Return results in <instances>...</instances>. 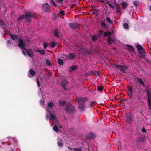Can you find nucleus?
Wrapping results in <instances>:
<instances>
[{
  "label": "nucleus",
  "instance_id": "obj_30",
  "mask_svg": "<svg viewBox=\"0 0 151 151\" xmlns=\"http://www.w3.org/2000/svg\"><path fill=\"white\" fill-rule=\"evenodd\" d=\"M100 24L102 27L104 28L107 27V26L105 24L104 21L101 22H100Z\"/></svg>",
  "mask_w": 151,
  "mask_h": 151
},
{
  "label": "nucleus",
  "instance_id": "obj_57",
  "mask_svg": "<svg viewBox=\"0 0 151 151\" xmlns=\"http://www.w3.org/2000/svg\"><path fill=\"white\" fill-rule=\"evenodd\" d=\"M7 44L8 45H10L12 44V41L11 40H8L7 41Z\"/></svg>",
  "mask_w": 151,
  "mask_h": 151
},
{
  "label": "nucleus",
  "instance_id": "obj_51",
  "mask_svg": "<svg viewBox=\"0 0 151 151\" xmlns=\"http://www.w3.org/2000/svg\"><path fill=\"white\" fill-rule=\"evenodd\" d=\"M58 3H60L62 4L63 3V1L62 0H55Z\"/></svg>",
  "mask_w": 151,
  "mask_h": 151
},
{
  "label": "nucleus",
  "instance_id": "obj_41",
  "mask_svg": "<svg viewBox=\"0 0 151 151\" xmlns=\"http://www.w3.org/2000/svg\"><path fill=\"white\" fill-rule=\"evenodd\" d=\"M107 1L106 3L108 4L109 6L113 10H114V7L111 4L109 3L108 1Z\"/></svg>",
  "mask_w": 151,
  "mask_h": 151
},
{
  "label": "nucleus",
  "instance_id": "obj_60",
  "mask_svg": "<svg viewBox=\"0 0 151 151\" xmlns=\"http://www.w3.org/2000/svg\"><path fill=\"white\" fill-rule=\"evenodd\" d=\"M97 1L99 2L103 3L104 2L103 0H97Z\"/></svg>",
  "mask_w": 151,
  "mask_h": 151
},
{
  "label": "nucleus",
  "instance_id": "obj_9",
  "mask_svg": "<svg viewBox=\"0 0 151 151\" xmlns=\"http://www.w3.org/2000/svg\"><path fill=\"white\" fill-rule=\"evenodd\" d=\"M79 25L77 22H74L73 23H69L68 24L69 26L71 28L73 29H75L76 27Z\"/></svg>",
  "mask_w": 151,
  "mask_h": 151
},
{
  "label": "nucleus",
  "instance_id": "obj_22",
  "mask_svg": "<svg viewBox=\"0 0 151 151\" xmlns=\"http://www.w3.org/2000/svg\"><path fill=\"white\" fill-rule=\"evenodd\" d=\"M45 62L46 65L49 66H52V64L50 60L46 59L45 60Z\"/></svg>",
  "mask_w": 151,
  "mask_h": 151
},
{
  "label": "nucleus",
  "instance_id": "obj_53",
  "mask_svg": "<svg viewBox=\"0 0 151 151\" xmlns=\"http://www.w3.org/2000/svg\"><path fill=\"white\" fill-rule=\"evenodd\" d=\"M37 82V85L39 87H40V83L38 81V79L37 78L36 79Z\"/></svg>",
  "mask_w": 151,
  "mask_h": 151
},
{
  "label": "nucleus",
  "instance_id": "obj_6",
  "mask_svg": "<svg viewBox=\"0 0 151 151\" xmlns=\"http://www.w3.org/2000/svg\"><path fill=\"white\" fill-rule=\"evenodd\" d=\"M114 66L116 68L119 69V70L122 72L126 73V70L127 69V67L122 65H116Z\"/></svg>",
  "mask_w": 151,
  "mask_h": 151
},
{
  "label": "nucleus",
  "instance_id": "obj_55",
  "mask_svg": "<svg viewBox=\"0 0 151 151\" xmlns=\"http://www.w3.org/2000/svg\"><path fill=\"white\" fill-rule=\"evenodd\" d=\"M77 67L76 65H74L73 66H72L71 68V69L72 70H74L75 69H76L77 68Z\"/></svg>",
  "mask_w": 151,
  "mask_h": 151
},
{
  "label": "nucleus",
  "instance_id": "obj_43",
  "mask_svg": "<svg viewBox=\"0 0 151 151\" xmlns=\"http://www.w3.org/2000/svg\"><path fill=\"white\" fill-rule=\"evenodd\" d=\"M56 45V43L54 42H51V44L50 47L51 48H54Z\"/></svg>",
  "mask_w": 151,
  "mask_h": 151
},
{
  "label": "nucleus",
  "instance_id": "obj_16",
  "mask_svg": "<svg viewBox=\"0 0 151 151\" xmlns=\"http://www.w3.org/2000/svg\"><path fill=\"white\" fill-rule=\"evenodd\" d=\"M107 42L108 44L110 45L112 42H114L115 41L110 36H109L108 37Z\"/></svg>",
  "mask_w": 151,
  "mask_h": 151
},
{
  "label": "nucleus",
  "instance_id": "obj_2",
  "mask_svg": "<svg viewBox=\"0 0 151 151\" xmlns=\"http://www.w3.org/2000/svg\"><path fill=\"white\" fill-rule=\"evenodd\" d=\"M88 99L86 97H81L77 98L78 102V107L81 111H84L85 108V102L87 101Z\"/></svg>",
  "mask_w": 151,
  "mask_h": 151
},
{
  "label": "nucleus",
  "instance_id": "obj_47",
  "mask_svg": "<svg viewBox=\"0 0 151 151\" xmlns=\"http://www.w3.org/2000/svg\"><path fill=\"white\" fill-rule=\"evenodd\" d=\"M150 88L148 86H146L145 88V91L147 93H148L150 92L149 91Z\"/></svg>",
  "mask_w": 151,
  "mask_h": 151
},
{
  "label": "nucleus",
  "instance_id": "obj_13",
  "mask_svg": "<svg viewBox=\"0 0 151 151\" xmlns=\"http://www.w3.org/2000/svg\"><path fill=\"white\" fill-rule=\"evenodd\" d=\"M95 135L92 133H90L87 134L86 138L88 139H93L95 137Z\"/></svg>",
  "mask_w": 151,
  "mask_h": 151
},
{
  "label": "nucleus",
  "instance_id": "obj_31",
  "mask_svg": "<svg viewBox=\"0 0 151 151\" xmlns=\"http://www.w3.org/2000/svg\"><path fill=\"white\" fill-rule=\"evenodd\" d=\"M58 144L59 146H62L63 145V144L61 142V140L60 138H59V139H58Z\"/></svg>",
  "mask_w": 151,
  "mask_h": 151
},
{
  "label": "nucleus",
  "instance_id": "obj_50",
  "mask_svg": "<svg viewBox=\"0 0 151 151\" xmlns=\"http://www.w3.org/2000/svg\"><path fill=\"white\" fill-rule=\"evenodd\" d=\"M46 119L47 120L49 119L51 120L50 115H49V114H47L46 116Z\"/></svg>",
  "mask_w": 151,
  "mask_h": 151
},
{
  "label": "nucleus",
  "instance_id": "obj_27",
  "mask_svg": "<svg viewBox=\"0 0 151 151\" xmlns=\"http://www.w3.org/2000/svg\"><path fill=\"white\" fill-rule=\"evenodd\" d=\"M58 63L60 65H63L64 64V62L63 60L60 58H58L57 59Z\"/></svg>",
  "mask_w": 151,
  "mask_h": 151
},
{
  "label": "nucleus",
  "instance_id": "obj_23",
  "mask_svg": "<svg viewBox=\"0 0 151 151\" xmlns=\"http://www.w3.org/2000/svg\"><path fill=\"white\" fill-rule=\"evenodd\" d=\"M112 35L111 32L109 31L105 32H104V37H106L110 36Z\"/></svg>",
  "mask_w": 151,
  "mask_h": 151
},
{
  "label": "nucleus",
  "instance_id": "obj_38",
  "mask_svg": "<svg viewBox=\"0 0 151 151\" xmlns=\"http://www.w3.org/2000/svg\"><path fill=\"white\" fill-rule=\"evenodd\" d=\"M62 57L65 60H67L68 58V55L66 54L63 55H62Z\"/></svg>",
  "mask_w": 151,
  "mask_h": 151
},
{
  "label": "nucleus",
  "instance_id": "obj_37",
  "mask_svg": "<svg viewBox=\"0 0 151 151\" xmlns=\"http://www.w3.org/2000/svg\"><path fill=\"white\" fill-rule=\"evenodd\" d=\"M104 31L103 30H100L99 31V34H97L98 35V36L100 37L101 36L102 33H103Z\"/></svg>",
  "mask_w": 151,
  "mask_h": 151
},
{
  "label": "nucleus",
  "instance_id": "obj_48",
  "mask_svg": "<svg viewBox=\"0 0 151 151\" xmlns=\"http://www.w3.org/2000/svg\"><path fill=\"white\" fill-rule=\"evenodd\" d=\"M97 89L98 90L101 92L103 90V88L99 86H98L97 87Z\"/></svg>",
  "mask_w": 151,
  "mask_h": 151
},
{
  "label": "nucleus",
  "instance_id": "obj_14",
  "mask_svg": "<svg viewBox=\"0 0 151 151\" xmlns=\"http://www.w3.org/2000/svg\"><path fill=\"white\" fill-rule=\"evenodd\" d=\"M6 25L5 24L4 22L1 19L0 20V27L3 29H4L6 28Z\"/></svg>",
  "mask_w": 151,
  "mask_h": 151
},
{
  "label": "nucleus",
  "instance_id": "obj_63",
  "mask_svg": "<svg viewBox=\"0 0 151 151\" xmlns=\"http://www.w3.org/2000/svg\"><path fill=\"white\" fill-rule=\"evenodd\" d=\"M93 73H94L95 74V73H96V71H93Z\"/></svg>",
  "mask_w": 151,
  "mask_h": 151
},
{
  "label": "nucleus",
  "instance_id": "obj_21",
  "mask_svg": "<svg viewBox=\"0 0 151 151\" xmlns=\"http://www.w3.org/2000/svg\"><path fill=\"white\" fill-rule=\"evenodd\" d=\"M36 52H39L40 54L42 55H45V51L42 50H40L39 49H37L36 50Z\"/></svg>",
  "mask_w": 151,
  "mask_h": 151
},
{
  "label": "nucleus",
  "instance_id": "obj_45",
  "mask_svg": "<svg viewBox=\"0 0 151 151\" xmlns=\"http://www.w3.org/2000/svg\"><path fill=\"white\" fill-rule=\"evenodd\" d=\"M53 129L55 132H57L58 131V129L56 125H55L53 127Z\"/></svg>",
  "mask_w": 151,
  "mask_h": 151
},
{
  "label": "nucleus",
  "instance_id": "obj_42",
  "mask_svg": "<svg viewBox=\"0 0 151 151\" xmlns=\"http://www.w3.org/2000/svg\"><path fill=\"white\" fill-rule=\"evenodd\" d=\"M53 106V104L52 102H50L48 104V107L49 108H51Z\"/></svg>",
  "mask_w": 151,
  "mask_h": 151
},
{
  "label": "nucleus",
  "instance_id": "obj_61",
  "mask_svg": "<svg viewBox=\"0 0 151 151\" xmlns=\"http://www.w3.org/2000/svg\"><path fill=\"white\" fill-rule=\"evenodd\" d=\"M68 150H73V149L71 147H70L69 146H68Z\"/></svg>",
  "mask_w": 151,
  "mask_h": 151
},
{
  "label": "nucleus",
  "instance_id": "obj_62",
  "mask_svg": "<svg viewBox=\"0 0 151 151\" xmlns=\"http://www.w3.org/2000/svg\"><path fill=\"white\" fill-rule=\"evenodd\" d=\"M95 102L93 101L91 102L90 104H91L92 105L93 104H94Z\"/></svg>",
  "mask_w": 151,
  "mask_h": 151
},
{
  "label": "nucleus",
  "instance_id": "obj_11",
  "mask_svg": "<svg viewBox=\"0 0 151 151\" xmlns=\"http://www.w3.org/2000/svg\"><path fill=\"white\" fill-rule=\"evenodd\" d=\"M138 52L140 55V57L141 58H144L145 56V53H146L144 49H143L141 50H138Z\"/></svg>",
  "mask_w": 151,
  "mask_h": 151
},
{
  "label": "nucleus",
  "instance_id": "obj_19",
  "mask_svg": "<svg viewBox=\"0 0 151 151\" xmlns=\"http://www.w3.org/2000/svg\"><path fill=\"white\" fill-rule=\"evenodd\" d=\"M59 31L57 29H55L53 31V33L56 37L58 38L59 36L58 34Z\"/></svg>",
  "mask_w": 151,
  "mask_h": 151
},
{
  "label": "nucleus",
  "instance_id": "obj_58",
  "mask_svg": "<svg viewBox=\"0 0 151 151\" xmlns=\"http://www.w3.org/2000/svg\"><path fill=\"white\" fill-rule=\"evenodd\" d=\"M120 100L121 101L123 102L124 101H126L127 100L124 99H123L122 98H121L120 99Z\"/></svg>",
  "mask_w": 151,
  "mask_h": 151
},
{
  "label": "nucleus",
  "instance_id": "obj_7",
  "mask_svg": "<svg viewBox=\"0 0 151 151\" xmlns=\"http://www.w3.org/2000/svg\"><path fill=\"white\" fill-rule=\"evenodd\" d=\"M42 8L44 11L47 12H50V5L47 3L44 4L42 5Z\"/></svg>",
  "mask_w": 151,
  "mask_h": 151
},
{
  "label": "nucleus",
  "instance_id": "obj_40",
  "mask_svg": "<svg viewBox=\"0 0 151 151\" xmlns=\"http://www.w3.org/2000/svg\"><path fill=\"white\" fill-rule=\"evenodd\" d=\"M124 28L125 29H127L129 28V26L127 23H124L123 24Z\"/></svg>",
  "mask_w": 151,
  "mask_h": 151
},
{
  "label": "nucleus",
  "instance_id": "obj_18",
  "mask_svg": "<svg viewBox=\"0 0 151 151\" xmlns=\"http://www.w3.org/2000/svg\"><path fill=\"white\" fill-rule=\"evenodd\" d=\"M68 58L70 60H73L75 57V55L73 53H70L68 55Z\"/></svg>",
  "mask_w": 151,
  "mask_h": 151
},
{
  "label": "nucleus",
  "instance_id": "obj_20",
  "mask_svg": "<svg viewBox=\"0 0 151 151\" xmlns=\"http://www.w3.org/2000/svg\"><path fill=\"white\" fill-rule=\"evenodd\" d=\"M10 36L13 40H17L18 39V36L17 35L10 34Z\"/></svg>",
  "mask_w": 151,
  "mask_h": 151
},
{
  "label": "nucleus",
  "instance_id": "obj_4",
  "mask_svg": "<svg viewBox=\"0 0 151 151\" xmlns=\"http://www.w3.org/2000/svg\"><path fill=\"white\" fill-rule=\"evenodd\" d=\"M24 15L26 21L29 23L31 21V17L33 18L34 17V14L30 11L25 12Z\"/></svg>",
  "mask_w": 151,
  "mask_h": 151
},
{
  "label": "nucleus",
  "instance_id": "obj_28",
  "mask_svg": "<svg viewBox=\"0 0 151 151\" xmlns=\"http://www.w3.org/2000/svg\"><path fill=\"white\" fill-rule=\"evenodd\" d=\"M83 148L82 147L75 148H73V151H82Z\"/></svg>",
  "mask_w": 151,
  "mask_h": 151
},
{
  "label": "nucleus",
  "instance_id": "obj_46",
  "mask_svg": "<svg viewBox=\"0 0 151 151\" xmlns=\"http://www.w3.org/2000/svg\"><path fill=\"white\" fill-rule=\"evenodd\" d=\"M133 4L135 6L136 8L138 6L139 4V2L137 1H134L133 2Z\"/></svg>",
  "mask_w": 151,
  "mask_h": 151
},
{
  "label": "nucleus",
  "instance_id": "obj_32",
  "mask_svg": "<svg viewBox=\"0 0 151 151\" xmlns=\"http://www.w3.org/2000/svg\"><path fill=\"white\" fill-rule=\"evenodd\" d=\"M136 47L138 50H141L144 49L142 46L140 44L137 45Z\"/></svg>",
  "mask_w": 151,
  "mask_h": 151
},
{
  "label": "nucleus",
  "instance_id": "obj_3",
  "mask_svg": "<svg viewBox=\"0 0 151 151\" xmlns=\"http://www.w3.org/2000/svg\"><path fill=\"white\" fill-rule=\"evenodd\" d=\"M65 109L67 113H69L71 114H73L76 111L75 107L70 104H66Z\"/></svg>",
  "mask_w": 151,
  "mask_h": 151
},
{
  "label": "nucleus",
  "instance_id": "obj_49",
  "mask_svg": "<svg viewBox=\"0 0 151 151\" xmlns=\"http://www.w3.org/2000/svg\"><path fill=\"white\" fill-rule=\"evenodd\" d=\"M59 13L62 16H63L65 14V12L64 11H60Z\"/></svg>",
  "mask_w": 151,
  "mask_h": 151
},
{
  "label": "nucleus",
  "instance_id": "obj_52",
  "mask_svg": "<svg viewBox=\"0 0 151 151\" xmlns=\"http://www.w3.org/2000/svg\"><path fill=\"white\" fill-rule=\"evenodd\" d=\"M44 48L45 49L48 46L47 44L46 43H44L43 45Z\"/></svg>",
  "mask_w": 151,
  "mask_h": 151
},
{
  "label": "nucleus",
  "instance_id": "obj_36",
  "mask_svg": "<svg viewBox=\"0 0 151 151\" xmlns=\"http://www.w3.org/2000/svg\"><path fill=\"white\" fill-rule=\"evenodd\" d=\"M25 19L24 14L21 15L17 19V20L18 21H20L21 19Z\"/></svg>",
  "mask_w": 151,
  "mask_h": 151
},
{
  "label": "nucleus",
  "instance_id": "obj_17",
  "mask_svg": "<svg viewBox=\"0 0 151 151\" xmlns=\"http://www.w3.org/2000/svg\"><path fill=\"white\" fill-rule=\"evenodd\" d=\"M137 80L138 82L140 84V85H142L143 87L145 86L144 83L142 80L140 78L137 77Z\"/></svg>",
  "mask_w": 151,
  "mask_h": 151
},
{
  "label": "nucleus",
  "instance_id": "obj_35",
  "mask_svg": "<svg viewBox=\"0 0 151 151\" xmlns=\"http://www.w3.org/2000/svg\"><path fill=\"white\" fill-rule=\"evenodd\" d=\"M106 21L109 23L112 24L113 23V22L111 20L110 18L109 17H106Z\"/></svg>",
  "mask_w": 151,
  "mask_h": 151
},
{
  "label": "nucleus",
  "instance_id": "obj_24",
  "mask_svg": "<svg viewBox=\"0 0 151 151\" xmlns=\"http://www.w3.org/2000/svg\"><path fill=\"white\" fill-rule=\"evenodd\" d=\"M92 40L95 41L99 38V37L98 36V35H93L92 36Z\"/></svg>",
  "mask_w": 151,
  "mask_h": 151
},
{
  "label": "nucleus",
  "instance_id": "obj_59",
  "mask_svg": "<svg viewBox=\"0 0 151 151\" xmlns=\"http://www.w3.org/2000/svg\"><path fill=\"white\" fill-rule=\"evenodd\" d=\"M142 132L144 133H145L146 132V131L145 130V128L144 127H143L142 129Z\"/></svg>",
  "mask_w": 151,
  "mask_h": 151
},
{
  "label": "nucleus",
  "instance_id": "obj_29",
  "mask_svg": "<svg viewBox=\"0 0 151 151\" xmlns=\"http://www.w3.org/2000/svg\"><path fill=\"white\" fill-rule=\"evenodd\" d=\"M147 103L149 106L151 108V98H148Z\"/></svg>",
  "mask_w": 151,
  "mask_h": 151
},
{
  "label": "nucleus",
  "instance_id": "obj_26",
  "mask_svg": "<svg viewBox=\"0 0 151 151\" xmlns=\"http://www.w3.org/2000/svg\"><path fill=\"white\" fill-rule=\"evenodd\" d=\"M121 4L124 8L127 7L128 5V4L125 2H123Z\"/></svg>",
  "mask_w": 151,
  "mask_h": 151
},
{
  "label": "nucleus",
  "instance_id": "obj_39",
  "mask_svg": "<svg viewBox=\"0 0 151 151\" xmlns=\"http://www.w3.org/2000/svg\"><path fill=\"white\" fill-rule=\"evenodd\" d=\"M50 117L51 119H52L53 120H55L56 118L55 116L52 113L50 114Z\"/></svg>",
  "mask_w": 151,
  "mask_h": 151
},
{
  "label": "nucleus",
  "instance_id": "obj_44",
  "mask_svg": "<svg viewBox=\"0 0 151 151\" xmlns=\"http://www.w3.org/2000/svg\"><path fill=\"white\" fill-rule=\"evenodd\" d=\"M9 142H14L15 141V139L14 138H12L11 137H9Z\"/></svg>",
  "mask_w": 151,
  "mask_h": 151
},
{
  "label": "nucleus",
  "instance_id": "obj_10",
  "mask_svg": "<svg viewBox=\"0 0 151 151\" xmlns=\"http://www.w3.org/2000/svg\"><path fill=\"white\" fill-rule=\"evenodd\" d=\"M126 121L129 123H130L131 122L133 119V116L130 114H127L126 116Z\"/></svg>",
  "mask_w": 151,
  "mask_h": 151
},
{
  "label": "nucleus",
  "instance_id": "obj_12",
  "mask_svg": "<svg viewBox=\"0 0 151 151\" xmlns=\"http://www.w3.org/2000/svg\"><path fill=\"white\" fill-rule=\"evenodd\" d=\"M68 83V82L66 80L62 81L61 82V86L63 89H64V90L65 91L67 89L66 88V86L67 85Z\"/></svg>",
  "mask_w": 151,
  "mask_h": 151
},
{
  "label": "nucleus",
  "instance_id": "obj_33",
  "mask_svg": "<svg viewBox=\"0 0 151 151\" xmlns=\"http://www.w3.org/2000/svg\"><path fill=\"white\" fill-rule=\"evenodd\" d=\"M65 104V101H60L59 104L60 106H64Z\"/></svg>",
  "mask_w": 151,
  "mask_h": 151
},
{
  "label": "nucleus",
  "instance_id": "obj_34",
  "mask_svg": "<svg viewBox=\"0 0 151 151\" xmlns=\"http://www.w3.org/2000/svg\"><path fill=\"white\" fill-rule=\"evenodd\" d=\"M50 2L52 4V6H54L55 7H57V5L55 4L54 1L53 0H50Z\"/></svg>",
  "mask_w": 151,
  "mask_h": 151
},
{
  "label": "nucleus",
  "instance_id": "obj_8",
  "mask_svg": "<svg viewBox=\"0 0 151 151\" xmlns=\"http://www.w3.org/2000/svg\"><path fill=\"white\" fill-rule=\"evenodd\" d=\"M113 3L114 4V6L116 7V12L117 13L120 12H121V7L119 4L115 1H113Z\"/></svg>",
  "mask_w": 151,
  "mask_h": 151
},
{
  "label": "nucleus",
  "instance_id": "obj_1",
  "mask_svg": "<svg viewBox=\"0 0 151 151\" xmlns=\"http://www.w3.org/2000/svg\"><path fill=\"white\" fill-rule=\"evenodd\" d=\"M18 41L19 43L18 46L22 50V53L24 55L26 56L27 55L30 57H32L34 56L33 52L31 49L25 48V44L21 38H19L18 39Z\"/></svg>",
  "mask_w": 151,
  "mask_h": 151
},
{
  "label": "nucleus",
  "instance_id": "obj_5",
  "mask_svg": "<svg viewBox=\"0 0 151 151\" xmlns=\"http://www.w3.org/2000/svg\"><path fill=\"white\" fill-rule=\"evenodd\" d=\"M127 94L130 99H132V97L133 89L132 87L130 85L127 86Z\"/></svg>",
  "mask_w": 151,
  "mask_h": 151
},
{
  "label": "nucleus",
  "instance_id": "obj_15",
  "mask_svg": "<svg viewBox=\"0 0 151 151\" xmlns=\"http://www.w3.org/2000/svg\"><path fill=\"white\" fill-rule=\"evenodd\" d=\"M126 46L128 47V50L129 51H131V52H134V49L133 46L128 44H126Z\"/></svg>",
  "mask_w": 151,
  "mask_h": 151
},
{
  "label": "nucleus",
  "instance_id": "obj_64",
  "mask_svg": "<svg viewBox=\"0 0 151 151\" xmlns=\"http://www.w3.org/2000/svg\"><path fill=\"white\" fill-rule=\"evenodd\" d=\"M149 10L151 11V5H150V7L149 8Z\"/></svg>",
  "mask_w": 151,
  "mask_h": 151
},
{
  "label": "nucleus",
  "instance_id": "obj_54",
  "mask_svg": "<svg viewBox=\"0 0 151 151\" xmlns=\"http://www.w3.org/2000/svg\"><path fill=\"white\" fill-rule=\"evenodd\" d=\"M148 98H151V92H150L148 93H147Z\"/></svg>",
  "mask_w": 151,
  "mask_h": 151
},
{
  "label": "nucleus",
  "instance_id": "obj_56",
  "mask_svg": "<svg viewBox=\"0 0 151 151\" xmlns=\"http://www.w3.org/2000/svg\"><path fill=\"white\" fill-rule=\"evenodd\" d=\"M40 104L42 105H44V104L45 101L43 99H41L40 100Z\"/></svg>",
  "mask_w": 151,
  "mask_h": 151
},
{
  "label": "nucleus",
  "instance_id": "obj_25",
  "mask_svg": "<svg viewBox=\"0 0 151 151\" xmlns=\"http://www.w3.org/2000/svg\"><path fill=\"white\" fill-rule=\"evenodd\" d=\"M30 74L32 76H35L36 75L35 72L32 69H31L29 70Z\"/></svg>",
  "mask_w": 151,
  "mask_h": 151
}]
</instances>
